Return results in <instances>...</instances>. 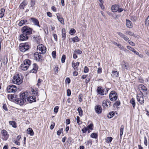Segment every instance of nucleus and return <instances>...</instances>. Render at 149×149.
I'll use <instances>...</instances> for the list:
<instances>
[{
	"label": "nucleus",
	"mask_w": 149,
	"mask_h": 149,
	"mask_svg": "<svg viewBox=\"0 0 149 149\" xmlns=\"http://www.w3.org/2000/svg\"><path fill=\"white\" fill-rule=\"evenodd\" d=\"M93 126V125L91 123L88 126H87L86 128H87L88 130H89V129H90L91 130H92Z\"/></svg>",
	"instance_id": "49"
},
{
	"label": "nucleus",
	"mask_w": 149,
	"mask_h": 149,
	"mask_svg": "<svg viewBox=\"0 0 149 149\" xmlns=\"http://www.w3.org/2000/svg\"><path fill=\"white\" fill-rule=\"evenodd\" d=\"M76 32V31L74 29H71L70 31V33L71 35H72L74 33Z\"/></svg>",
	"instance_id": "50"
},
{
	"label": "nucleus",
	"mask_w": 149,
	"mask_h": 149,
	"mask_svg": "<svg viewBox=\"0 0 149 149\" xmlns=\"http://www.w3.org/2000/svg\"><path fill=\"white\" fill-rule=\"evenodd\" d=\"M32 92L33 94L36 96H38L39 95L38 94V90L37 88H35V89L33 88L32 90Z\"/></svg>",
	"instance_id": "30"
},
{
	"label": "nucleus",
	"mask_w": 149,
	"mask_h": 149,
	"mask_svg": "<svg viewBox=\"0 0 149 149\" xmlns=\"http://www.w3.org/2000/svg\"><path fill=\"white\" fill-rule=\"evenodd\" d=\"M52 57L54 58H55L56 57V52L55 51H53L52 53Z\"/></svg>",
	"instance_id": "56"
},
{
	"label": "nucleus",
	"mask_w": 149,
	"mask_h": 149,
	"mask_svg": "<svg viewBox=\"0 0 149 149\" xmlns=\"http://www.w3.org/2000/svg\"><path fill=\"white\" fill-rule=\"evenodd\" d=\"M122 68L124 70H128L129 67V65L128 63L123 61L122 64H121Z\"/></svg>",
	"instance_id": "23"
},
{
	"label": "nucleus",
	"mask_w": 149,
	"mask_h": 149,
	"mask_svg": "<svg viewBox=\"0 0 149 149\" xmlns=\"http://www.w3.org/2000/svg\"><path fill=\"white\" fill-rule=\"evenodd\" d=\"M57 18L59 21L62 24H64V22L63 19L61 16H58L56 14Z\"/></svg>",
	"instance_id": "26"
},
{
	"label": "nucleus",
	"mask_w": 149,
	"mask_h": 149,
	"mask_svg": "<svg viewBox=\"0 0 149 149\" xmlns=\"http://www.w3.org/2000/svg\"><path fill=\"white\" fill-rule=\"evenodd\" d=\"M82 51L79 49H76L74 52V53H76L77 54H81L82 53Z\"/></svg>",
	"instance_id": "48"
},
{
	"label": "nucleus",
	"mask_w": 149,
	"mask_h": 149,
	"mask_svg": "<svg viewBox=\"0 0 149 149\" xmlns=\"http://www.w3.org/2000/svg\"><path fill=\"white\" fill-rule=\"evenodd\" d=\"M65 81L69 84L70 82V79L69 78L67 77L65 79Z\"/></svg>",
	"instance_id": "62"
},
{
	"label": "nucleus",
	"mask_w": 149,
	"mask_h": 149,
	"mask_svg": "<svg viewBox=\"0 0 149 149\" xmlns=\"http://www.w3.org/2000/svg\"><path fill=\"white\" fill-rule=\"evenodd\" d=\"M85 143L88 146L89 144L91 145L92 144V141L91 140H89L87 141Z\"/></svg>",
	"instance_id": "55"
},
{
	"label": "nucleus",
	"mask_w": 149,
	"mask_h": 149,
	"mask_svg": "<svg viewBox=\"0 0 149 149\" xmlns=\"http://www.w3.org/2000/svg\"><path fill=\"white\" fill-rule=\"evenodd\" d=\"M37 49L39 51L40 54H44L46 52V48L45 47L44 45L40 44L38 45L37 47Z\"/></svg>",
	"instance_id": "9"
},
{
	"label": "nucleus",
	"mask_w": 149,
	"mask_h": 149,
	"mask_svg": "<svg viewBox=\"0 0 149 149\" xmlns=\"http://www.w3.org/2000/svg\"><path fill=\"white\" fill-rule=\"evenodd\" d=\"M77 71H74L73 72V75L74 76H76L78 75V72Z\"/></svg>",
	"instance_id": "64"
},
{
	"label": "nucleus",
	"mask_w": 149,
	"mask_h": 149,
	"mask_svg": "<svg viewBox=\"0 0 149 149\" xmlns=\"http://www.w3.org/2000/svg\"><path fill=\"white\" fill-rule=\"evenodd\" d=\"M102 108L100 105H97L95 107V110L96 113H101L102 112Z\"/></svg>",
	"instance_id": "17"
},
{
	"label": "nucleus",
	"mask_w": 149,
	"mask_h": 149,
	"mask_svg": "<svg viewBox=\"0 0 149 149\" xmlns=\"http://www.w3.org/2000/svg\"><path fill=\"white\" fill-rule=\"evenodd\" d=\"M62 36L63 40H64L66 38L65 29V28H63L62 29Z\"/></svg>",
	"instance_id": "29"
},
{
	"label": "nucleus",
	"mask_w": 149,
	"mask_h": 149,
	"mask_svg": "<svg viewBox=\"0 0 149 149\" xmlns=\"http://www.w3.org/2000/svg\"><path fill=\"white\" fill-rule=\"evenodd\" d=\"M127 48L128 49L131 51L132 52H133V51H134V48L129 46H127Z\"/></svg>",
	"instance_id": "52"
},
{
	"label": "nucleus",
	"mask_w": 149,
	"mask_h": 149,
	"mask_svg": "<svg viewBox=\"0 0 149 149\" xmlns=\"http://www.w3.org/2000/svg\"><path fill=\"white\" fill-rule=\"evenodd\" d=\"M117 33L121 37L123 38L130 45L133 46H134L135 45V44L134 42L130 40L129 38L122 33L118 32H117Z\"/></svg>",
	"instance_id": "4"
},
{
	"label": "nucleus",
	"mask_w": 149,
	"mask_h": 149,
	"mask_svg": "<svg viewBox=\"0 0 149 149\" xmlns=\"http://www.w3.org/2000/svg\"><path fill=\"white\" fill-rule=\"evenodd\" d=\"M126 25L127 27L129 28H132L133 26L131 21L129 19H126Z\"/></svg>",
	"instance_id": "25"
},
{
	"label": "nucleus",
	"mask_w": 149,
	"mask_h": 149,
	"mask_svg": "<svg viewBox=\"0 0 149 149\" xmlns=\"http://www.w3.org/2000/svg\"><path fill=\"white\" fill-rule=\"evenodd\" d=\"M3 63L4 65L6 64L8 62V59L7 57L6 56H4L3 58Z\"/></svg>",
	"instance_id": "40"
},
{
	"label": "nucleus",
	"mask_w": 149,
	"mask_h": 149,
	"mask_svg": "<svg viewBox=\"0 0 149 149\" xmlns=\"http://www.w3.org/2000/svg\"><path fill=\"white\" fill-rule=\"evenodd\" d=\"M144 144L146 146H147L148 145L147 139V138H146V136H145L144 137Z\"/></svg>",
	"instance_id": "60"
},
{
	"label": "nucleus",
	"mask_w": 149,
	"mask_h": 149,
	"mask_svg": "<svg viewBox=\"0 0 149 149\" xmlns=\"http://www.w3.org/2000/svg\"><path fill=\"white\" fill-rule=\"evenodd\" d=\"M71 39L74 42H78L79 41L78 37L77 36H75L74 38H71Z\"/></svg>",
	"instance_id": "39"
},
{
	"label": "nucleus",
	"mask_w": 149,
	"mask_h": 149,
	"mask_svg": "<svg viewBox=\"0 0 149 149\" xmlns=\"http://www.w3.org/2000/svg\"><path fill=\"white\" fill-rule=\"evenodd\" d=\"M53 36L54 38V39L56 41H57V36L56 34H53Z\"/></svg>",
	"instance_id": "57"
},
{
	"label": "nucleus",
	"mask_w": 149,
	"mask_h": 149,
	"mask_svg": "<svg viewBox=\"0 0 149 149\" xmlns=\"http://www.w3.org/2000/svg\"><path fill=\"white\" fill-rule=\"evenodd\" d=\"M114 111H111L110 112L109 114L107 115V117L109 118H112L114 115Z\"/></svg>",
	"instance_id": "38"
},
{
	"label": "nucleus",
	"mask_w": 149,
	"mask_h": 149,
	"mask_svg": "<svg viewBox=\"0 0 149 149\" xmlns=\"http://www.w3.org/2000/svg\"><path fill=\"white\" fill-rule=\"evenodd\" d=\"M87 130H88L87 129V128L86 127H84L81 130V131L83 133H86Z\"/></svg>",
	"instance_id": "58"
},
{
	"label": "nucleus",
	"mask_w": 149,
	"mask_h": 149,
	"mask_svg": "<svg viewBox=\"0 0 149 149\" xmlns=\"http://www.w3.org/2000/svg\"><path fill=\"white\" fill-rule=\"evenodd\" d=\"M67 96H70L71 94V92L70 90L68 89L67 90Z\"/></svg>",
	"instance_id": "63"
},
{
	"label": "nucleus",
	"mask_w": 149,
	"mask_h": 149,
	"mask_svg": "<svg viewBox=\"0 0 149 149\" xmlns=\"http://www.w3.org/2000/svg\"><path fill=\"white\" fill-rule=\"evenodd\" d=\"M89 69L87 66H85L84 68V72L85 73H87L89 71Z\"/></svg>",
	"instance_id": "51"
},
{
	"label": "nucleus",
	"mask_w": 149,
	"mask_h": 149,
	"mask_svg": "<svg viewBox=\"0 0 149 149\" xmlns=\"http://www.w3.org/2000/svg\"><path fill=\"white\" fill-rule=\"evenodd\" d=\"M109 90V88L103 89L101 87H99L97 88V92L98 94L103 95L107 93Z\"/></svg>",
	"instance_id": "8"
},
{
	"label": "nucleus",
	"mask_w": 149,
	"mask_h": 149,
	"mask_svg": "<svg viewBox=\"0 0 149 149\" xmlns=\"http://www.w3.org/2000/svg\"><path fill=\"white\" fill-rule=\"evenodd\" d=\"M112 74L111 75H112L113 77H117L119 76L118 72L117 71H113L112 72Z\"/></svg>",
	"instance_id": "32"
},
{
	"label": "nucleus",
	"mask_w": 149,
	"mask_h": 149,
	"mask_svg": "<svg viewBox=\"0 0 149 149\" xmlns=\"http://www.w3.org/2000/svg\"><path fill=\"white\" fill-rule=\"evenodd\" d=\"M102 72V69L101 68H98L97 73L98 74H100Z\"/></svg>",
	"instance_id": "59"
},
{
	"label": "nucleus",
	"mask_w": 149,
	"mask_h": 149,
	"mask_svg": "<svg viewBox=\"0 0 149 149\" xmlns=\"http://www.w3.org/2000/svg\"><path fill=\"white\" fill-rule=\"evenodd\" d=\"M77 121L78 125H80L82 123L81 121H80V118L78 116H77Z\"/></svg>",
	"instance_id": "47"
},
{
	"label": "nucleus",
	"mask_w": 149,
	"mask_h": 149,
	"mask_svg": "<svg viewBox=\"0 0 149 149\" xmlns=\"http://www.w3.org/2000/svg\"><path fill=\"white\" fill-rule=\"evenodd\" d=\"M137 101L139 102L140 104H142L144 102V100L143 97L141 94H138L137 95Z\"/></svg>",
	"instance_id": "18"
},
{
	"label": "nucleus",
	"mask_w": 149,
	"mask_h": 149,
	"mask_svg": "<svg viewBox=\"0 0 149 149\" xmlns=\"http://www.w3.org/2000/svg\"><path fill=\"white\" fill-rule=\"evenodd\" d=\"M120 101H116L114 103V105L115 106H119L120 105Z\"/></svg>",
	"instance_id": "54"
},
{
	"label": "nucleus",
	"mask_w": 149,
	"mask_h": 149,
	"mask_svg": "<svg viewBox=\"0 0 149 149\" xmlns=\"http://www.w3.org/2000/svg\"><path fill=\"white\" fill-rule=\"evenodd\" d=\"M112 140V138L111 137H109L107 138L106 142L107 143L111 142Z\"/></svg>",
	"instance_id": "44"
},
{
	"label": "nucleus",
	"mask_w": 149,
	"mask_h": 149,
	"mask_svg": "<svg viewBox=\"0 0 149 149\" xmlns=\"http://www.w3.org/2000/svg\"><path fill=\"white\" fill-rule=\"evenodd\" d=\"M9 124L12 125L14 128H16L17 127L16 123L14 121H10L9 122Z\"/></svg>",
	"instance_id": "31"
},
{
	"label": "nucleus",
	"mask_w": 149,
	"mask_h": 149,
	"mask_svg": "<svg viewBox=\"0 0 149 149\" xmlns=\"http://www.w3.org/2000/svg\"><path fill=\"white\" fill-rule=\"evenodd\" d=\"M29 45L28 43H21L19 45V50L22 52H24L29 48Z\"/></svg>",
	"instance_id": "5"
},
{
	"label": "nucleus",
	"mask_w": 149,
	"mask_h": 149,
	"mask_svg": "<svg viewBox=\"0 0 149 149\" xmlns=\"http://www.w3.org/2000/svg\"><path fill=\"white\" fill-rule=\"evenodd\" d=\"M17 87L15 85L11 84L8 86L6 91L8 93H15L17 91Z\"/></svg>",
	"instance_id": "7"
},
{
	"label": "nucleus",
	"mask_w": 149,
	"mask_h": 149,
	"mask_svg": "<svg viewBox=\"0 0 149 149\" xmlns=\"http://www.w3.org/2000/svg\"><path fill=\"white\" fill-rule=\"evenodd\" d=\"M28 96V92H25L20 94L19 96V97L16 99L15 101L17 104L20 105H22L26 102V98Z\"/></svg>",
	"instance_id": "1"
},
{
	"label": "nucleus",
	"mask_w": 149,
	"mask_h": 149,
	"mask_svg": "<svg viewBox=\"0 0 149 149\" xmlns=\"http://www.w3.org/2000/svg\"><path fill=\"white\" fill-rule=\"evenodd\" d=\"M145 25L147 26L149 25V15L146 19Z\"/></svg>",
	"instance_id": "43"
},
{
	"label": "nucleus",
	"mask_w": 149,
	"mask_h": 149,
	"mask_svg": "<svg viewBox=\"0 0 149 149\" xmlns=\"http://www.w3.org/2000/svg\"><path fill=\"white\" fill-rule=\"evenodd\" d=\"M72 67L74 68V71H77L78 70V66H77L75 64V63L72 62Z\"/></svg>",
	"instance_id": "34"
},
{
	"label": "nucleus",
	"mask_w": 149,
	"mask_h": 149,
	"mask_svg": "<svg viewBox=\"0 0 149 149\" xmlns=\"http://www.w3.org/2000/svg\"><path fill=\"white\" fill-rule=\"evenodd\" d=\"M124 129V126L123 125H121L120 126V140H121L122 138V136L123 134V130Z\"/></svg>",
	"instance_id": "27"
},
{
	"label": "nucleus",
	"mask_w": 149,
	"mask_h": 149,
	"mask_svg": "<svg viewBox=\"0 0 149 149\" xmlns=\"http://www.w3.org/2000/svg\"><path fill=\"white\" fill-rule=\"evenodd\" d=\"M28 134H30L31 136H33L34 135V132L33 131L32 129L31 128H29Z\"/></svg>",
	"instance_id": "37"
},
{
	"label": "nucleus",
	"mask_w": 149,
	"mask_h": 149,
	"mask_svg": "<svg viewBox=\"0 0 149 149\" xmlns=\"http://www.w3.org/2000/svg\"><path fill=\"white\" fill-rule=\"evenodd\" d=\"M110 101L107 100H105L102 102V105L104 108H106L110 106Z\"/></svg>",
	"instance_id": "15"
},
{
	"label": "nucleus",
	"mask_w": 149,
	"mask_h": 149,
	"mask_svg": "<svg viewBox=\"0 0 149 149\" xmlns=\"http://www.w3.org/2000/svg\"><path fill=\"white\" fill-rule=\"evenodd\" d=\"M30 19L31 21H32L34 25L37 26L39 27H40V25H39V21L37 19L35 18L32 17L30 18Z\"/></svg>",
	"instance_id": "22"
},
{
	"label": "nucleus",
	"mask_w": 149,
	"mask_h": 149,
	"mask_svg": "<svg viewBox=\"0 0 149 149\" xmlns=\"http://www.w3.org/2000/svg\"><path fill=\"white\" fill-rule=\"evenodd\" d=\"M77 111L79 113V115L81 116L83 115V111L81 109V107H79L77 109Z\"/></svg>",
	"instance_id": "36"
},
{
	"label": "nucleus",
	"mask_w": 149,
	"mask_h": 149,
	"mask_svg": "<svg viewBox=\"0 0 149 149\" xmlns=\"http://www.w3.org/2000/svg\"><path fill=\"white\" fill-rule=\"evenodd\" d=\"M66 58V56L65 55H63L62 56L61 59V62L62 63H63L65 62V60Z\"/></svg>",
	"instance_id": "46"
},
{
	"label": "nucleus",
	"mask_w": 149,
	"mask_h": 149,
	"mask_svg": "<svg viewBox=\"0 0 149 149\" xmlns=\"http://www.w3.org/2000/svg\"><path fill=\"white\" fill-rule=\"evenodd\" d=\"M22 33L27 35H30L32 33V29L27 26H25L22 29Z\"/></svg>",
	"instance_id": "6"
},
{
	"label": "nucleus",
	"mask_w": 149,
	"mask_h": 149,
	"mask_svg": "<svg viewBox=\"0 0 149 149\" xmlns=\"http://www.w3.org/2000/svg\"><path fill=\"white\" fill-rule=\"evenodd\" d=\"M111 10L113 12H118L120 13L123 10V9L122 8H119V5H114L111 7Z\"/></svg>",
	"instance_id": "10"
},
{
	"label": "nucleus",
	"mask_w": 149,
	"mask_h": 149,
	"mask_svg": "<svg viewBox=\"0 0 149 149\" xmlns=\"http://www.w3.org/2000/svg\"><path fill=\"white\" fill-rule=\"evenodd\" d=\"M38 68V66L36 64H33V68L30 70V72L32 73H36L37 72Z\"/></svg>",
	"instance_id": "20"
},
{
	"label": "nucleus",
	"mask_w": 149,
	"mask_h": 149,
	"mask_svg": "<svg viewBox=\"0 0 149 149\" xmlns=\"http://www.w3.org/2000/svg\"><path fill=\"white\" fill-rule=\"evenodd\" d=\"M91 137L93 138H96L97 137V134L95 133H93L91 135Z\"/></svg>",
	"instance_id": "45"
},
{
	"label": "nucleus",
	"mask_w": 149,
	"mask_h": 149,
	"mask_svg": "<svg viewBox=\"0 0 149 149\" xmlns=\"http://www.w3.org/2000/svg\"><path fill=\"white\" fill-rule=\"evenodd\" d=\"M31 63L30 60L28 59L25 60L23 61V63L21 65V69L24 71L27 70L31 65Z\"/></svg>",
	"instance_id": "3"
},
{
	"label": "nucleus",
	"mask_w": 149,
	"mask_h": 149,
	"mask_svg": "<svg viewBox=\"0 0 149 149\" xmlns=\"http://www.w3.org/2000/svg\"><path fill=\"white\" fill-rule=\"evenodd\" d=\"M7 97L8 99L10 100H14V96L12 95H7Z\"/></svg>",
	"instance_id": "41"
},
{
	"label": "nucleus",
	"mask_w": 149,
	"mask_h": 149,
	"mask_svg": "<svg viewBox=\"0 0 149 149\" xmlns=\"http://www.w3.org/2000/svg\"><path fill=\"white\" fill-rule=\"evenodd\" d=\"M12 81L14 84L19 85L23 82V78L20 75L16 74L13 77Z\"/></svg>",
	"instance_id": "2"
},
{
	"label": "nucleus",
	"mask_w": 149,
	"mask_h": 149,
	"mask_svg": "<svg viewBox=\"0 0 149 149\" xmlns=\"http://www.w3.org/2000/svg\"><path fill=\"white\" fill-rule=\"evenodd\" d=\"M138 88L143 94L146 95L147 94V88L144 85L142 84L139 85Z\"/></svg>",
	"instance_id": "12"
},
{
	"label": "nucleus",
	"mask_w": 149,
	"mask_h": 149,
	"mask_svg": "<svg viewBox=\"0 0 149 149\" xmlns=\"http://www.w3.org/2000/svg\"><path fill=\"white\" fill-rule=\"evenodd\" d=\"M26 100L29 103H31L32 102H35L36 100V98L34 96H31L29 97H27L26 98Z\"/></svg>",
	"instance_id": "16"
},
{
	"label": "nucleus",
	"mask_w": 149,
	"mask_h": 149,
	"mask_svg": "<svg viewBox=\"0 0 149 149\" xmlns=\"http://www.w3.org/2000/svg\"><path fill=\"white\" fill-rule=\"evenodd\" d=\"M28 37L27 35L23 33L20 35L19 40L22 41H25L28 39Z\"/></svg>",
	"instance_id": "21"
},
{
	"label": "nucleus",
	"mask_w": 149,
	"mask_h": 149,
	"mask_svg": "<svg viewBox=\"0 0 149 149\" xmlns=\"http://www.w3.org/2000/svg\"><path fill=\"white\" fill-rule=\"evenodd\" d=\"M3 108L6 111H7L8 110L7 108L6 104H3Z\"/></svg>",
	"instance_id": "61"
},
{
	"label": "nucleus",
	"mask_w": 149,
	"mask_h": 149,
	"mask_svg": "<svg viewBox=\"0 0 149 149\" xmlns=\"http://www.w3.org/2000/svg\"><path fill=\"white\" fill-rule=\"evenodd\" d=\"M125 33L126 34L132 36L134 35V33L132 32L129 31H126Z\"/></svg>",
	"instance_id": "42"
},
{
	"label": "nucleus",
	"mask_w": 149,
	"mask_h": 149,
	"mask_svg": "<svg viewBox=\"0 0 149 149\" xmlns=\"http://www.w3.org/2000/svg\"><path fill=\"white\" fill-rule=\"evenodd\" d=\"M5 10L3 8H1L0 10V18H2L4 16Z\"/></svg>",
	"instance_id": "33"
},
{
	"label": "nucleus",
	"mask_w": 149,
	"mask_h": 149,
	"mask_svg": "<svg viewBox=\"0 0 149 149\" xmlns=\"http://www.w3.org/2000/svg\"><path fill=\"white\" fill-rule=\"evenodd\" d=\"M2 134V138L4 141H6L7 140L9 137V135L8 134L7 131L5 130H2L1 131Z\"/></svg>",
	"instance_id": "13"
},
{
	"label": "nucleus",
	"mask_w": 149,
	"mask_h": 149,
	"mask_svg": "<svg viewBox=\"0 0 149 149\" xmlns=\"http://www.w3.org/2000/svg\"><path fill=\"white\" fill-rule=\"evenodd\" d=\"M27 2L26 1H24L20 4L19 6V7L21 9H23L24 7L27 5Z\"/></svg>",
	"instance_id": "28"
},
{
	"label": "nucleus",
	"mask_w": 149,
	"mask_h": 149,
	"mask_svg": "<svg viewBox=\"0 0 149 149\" xmlns=\"http://www.w3.org/2000/svg\"><path fill=\"white\" fill-rule=\"evenodd\" d=\"M41 56V54H39L38 52H36L34 54L33 58L37 61H42Z\"/></svg>",
	"instance_id": "14"
},
{
	"label": "nucleus",
	"mask_w": 149,
	"mask_h": 149,
	"mask_svg": "<svg viewBox=\"0 0 149 149\" xmlns=\"http://www.w3.org/2000/svg\"><path fill=\"white\" fill-rule=\"evenodd\" d=\"M59 107L58 106H56L54 109V111L55 113H57L58 112Z\"/></svg>",
	"instance_id": "53"
},
{
	"label": "nucleus",
	"mask_w": 149,
	"mask_h": 149,
	"mask_svg": "<svg viewBox=\"0 0 149 149\" xmlns=\"http://www.w3.org/2000/svg\"><path fill=\"white\" fill-rule=\"evenodd\" d=\"M109 97L111 100L114 101L117 99V94L115 91H111L109 94Z\"/></svg>",
	"instance_id": "11"
},
{
	"label": "nucleus",
	"mask_w": 149,
	"mask_h": 149,
	"mask_svg": "<svg viewBox=\"0 0 149 149\" xmlns=\"http://www.w3.org/2000/svg\"><path fill=\"white\" fill-rule=\"evenodd\" d=\"M130 102L132 104L133 108L134 109L136 105L134 99L133 98H132L130 100Z\"/></svg>",
	"instance_id": "35"
},
{
	"label": "nucleus",
	"mask_w": 149,
	"mask_h": 149,
	"mask_svg": "<svg viewBox=\"0 0 149 149\" xmlns=\"http://www.w3.org/2000/svg\"><path fill=\"white\" fill-rule=\"evenodd\" d=\"M29 24L26 19H22L19 23L18 25L19 26H22L23 25Z\"/></svg>",
	"instance_id": "24"
},
{
	"label": "nucleus",
	"mask_w": 149,
	"mask_h": 149,
	"mask_svg": "<svg viewBox=\"0 0 149 149\" xmlns=\"http://www.w3.org/2000/svg\"><path fill=\"white\" fill-rule=\"evenodd\" d=\"M33 40L36 42L37 43H40L41 40L40 36L36 35L33 36Z\"/></svg>",
	"instance_id": "19"
}]
</instances>
